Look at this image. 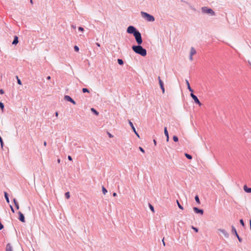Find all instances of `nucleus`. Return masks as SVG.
Listing matches in <instances>:
<instances>
[{"label": "nucleus", "instance_id": "obj_1", "mask_svg": "<svg viewBox=\"0 0 251 251\" xmlns=\"http://www.w3.org/2000/svg\"><path fill=\"white\" fill-rule=\"evenodd\" d=\"M136 41L137 43V45H133L132 46V50L136 53L144 57L145 56L147 55V50L141 46L143 43L142 38L136 40Z\"/></svg>", "mask_w": 251, "mask_h": 251}, {"label": "nucleus", "instance_id": "obj_2", "mask_svg": "<svg viewBox=\"0 0 251 251\" xmlns=\"http://www.w3.org/2000/svg\"><path fill=\"white\" fill-rule=\"evenodd\" d=\"M126 32L128 34H133L135 37V40L142 38L141 33L133 25L128 26Z\"/></svg>", "mask_w": 251, "mask_h": 251}, {"label": "nucleus", "instance_id": "obj_3", "mask_svg": "<svg viewBox=\"0 0 251 251\" xmlns=\"http://www.w3.org/2000/svg\"><path fill=\"white\" fill-rule=\"evenodd\" d=\"M141 14L142 17H143L148 22H154L155 21L154 17L152 15L147 12L141 11Z\"/></svg>", "mask_w": 251, "mask_h": 251}, {"label": "nucleus", "instance_id": "obj_4", "mask_svg": "<svg viewBox=\"0 0 251 251\" xmlns=\"http://www.w3.org/2000/svg\"><path fill=\"white\" fill-rule=\"evenodd\" d=\"M201 11L203 13H206L211 16L215 15V12L210 8L207 7H202L201 8Z\"/></svg>", "mask_w": 251, "mask_h": 251}, {"label": "nucleus", "instance_id": "obj_5", "mask_svg": "<svg viewBox=\"0 0 251 251\" xmlns=\"http://www.w3.org/2000/svg\"><path fill=\"white\" fill-rule=\"evenodd\" d=\"M231 233L232 234L234 235L237 238L240 243H241L242 242V238L239 236L236 231L235 227L233 226H231Z\"/></svg>", "mask_w": 251, "mask_h": 251}, {"label": "nucleus", "instance_id": "obj_6", "mask_svg": "<svg viewBox=\"0 0 251 251\" xmlns=\"http://www.w3.org/2000/svg\"><path fill=\"white\" fill-rule=\"evenodd\" d=\"M190 96L192 97V98L193 99V100H194V102L196 104H198L200 106L201 105V104H202L200 102V101L199 100L198 97L196 95H195L193 94V93H191Z\"/></svg>", "mask_w": 251, "mask_h": 251}, {"label": "nucleus", "instance_id": "obj_7", "mask_svg": "<svg viewBox=\"0 0 251 251\" xmlns=\"http://www.w3.org/2000/svg\"><path fill=\"white\" fill-rule=\"evenodd\" d=\"M193 209L195 213L199 214L201 215L203 214L204 211L202 209H200L197 207H194Z\"/></svg>", "mask_w": 251, "mask_h": 251}, {"label": "nucleus", "instance_id": "obj_8", "mask_svg": "<svg viewBox=\"0 0 251 251\" xmlns=\"http://www.w3.org/2000/svg\"><path fill=\"white\" fill-rule=\"evenodd\" d=\"M64 100L67 101H69L73 104H76V102L69 96L65 95L64 98Z\"/></svg>", "mask_w": 251, "mask_h": 251}, {"label": "nucleus", "instance_id": "obj_9", "mask_svg": "<svg viewBox=\"0 0 251 251\" xmlns=\"http://www.w3.org/2000/svg\"><path fill=\"white\" fill-rule=\"evenodd\" d=\"M19 217L18 219L22 222L25 223V222L24 215L21 212H18Z\"/></svg>", "mask_w": 251, "mask_h": 251}, {"label": "nucleus", "instance_id": "obj_10", "mask_svg": "<svg viewBox=\"0 0 251 251\" xmlns=\"http://www.w3.org/2000/svg\"><path fill=\"white\" fill-rule=\"evenodd\" d=\"M128 123L131 126L133 131L135 133V134L139 138V134L137 133V132L136 131L135 128L133 124V123L130 121V120H128Z\"/></svg>", "mask_w": 251, "mask_h": 251}, {"label": "nucleus", "instance_id": "obj_11", "mask_svg": "<svg viewBox=\"0 0 251 251\" xmlns=\"http://www.w3.org/2000/svg\"><path fill=\"white\" fill-rule=\"evenodd\" d=\"M218 230L221 232L225 236L226 238H228L229 237L228 233L224 229H218Z\"/></svg>", "mask_w": 251, "mask_h": 251}, {"label": "nucleus", "instance_id": "obj_12", "mask_svg": "<svg viewBox=\"0 0 251 251\" xmlns=\"http://www.w3.org/2000/svg\"><path fill=\"white\" fill-rule=\"evenodd\" d=\"M164 132L165 135L166 137V140L167 142H168L169 140V135L167 127H164Z\"/></svg>", "mask_w": 251, "mask_h": 251}, {"label": "nucleus", "instance_id": "obj_13", "mask_svg": "<svg viewBox=\"0 0 251 251\" xmlns=\"http://www.w3.org/2000/svg\"><path fill=\"white\" fill-rule=\"evenodd\" d=\"M19 43V38L17 36H14V40L12 43V45H16Z\"/></svg>", "mask_w": 251, "mask_h": 251}, {"label": "nucleus", "instance_id": "obj_14", "mask_svg": "<svg viewBox=\"0 0 251 251\" xmlns=\"http://www.w3.org/2000/svg\"><path fill=\"white\" fill-rule=\"evenodd\" d=\"M243 188L245 192L248 193H251V187H248L246 185H245L243 187Z\"/></svg>", "mask_w": 251, "mask_h": 251}, {"label": "nucleus", "instance_id": "obj_15", "mask_svg": "<svg viewBox=\"0 0 251 251\" xmlns=\"http://www.w3.org/2000/svg\"><path fill=\"white\" fill-rule=\"evenodd\" d=\"M185 82L187 84V89L189 90L190 92H191V93H193L194 91L191 87L189 81L187 79H186Z\"/></svg>", "mask_w": 251, "mask_h": 251}, {"label": "nucleus", "instance_id": "obj_16", "mask_svg": "<svg viewBox=\"0 0 251 251\" xmlns=\"http://www.w3.org/2000/svg\"><path fill=\"white\" fill-rule=\"evenodd\" d=\"M160 87L163 93H164L165 92V88L164 86V83L163 81H160V83H159Z\"/></svg>", "mask_w": 251, "mask_h": 251}, {"label": "nucleus", "instance_id": "obj_17", "mask_svg": "<svg viewBox=\"0 0 251 251\" xmlns=\"http://www.w3.org/2000/svg\"><path fill=\"white\" fill-rule=\"evenodd\" d=\"M13 202L14 203V205H15V206L16 209H17V210L19 209V208H20L19 204L18 202L16 200V199L14 198V199H13Z\"/></svg>", "mask_w": 251, "mask_h": 251}, {"label": "nucleus", "instance_id": "obj_18", "mask_svg": "<svg viewBox=\"0 0 251 251\" xmlns=\"http://www.w3.org/2000/svg\"><path fill=\"white\" fill-rule=\"evenodd\" d=\"M4 198L5 199L6 202L8 203H9L10 201H9L8 194L6 192L4 191Z\"/></svg>", "mask_w": 251, "mask_h": 251}, {"label": "nucleus", "instance_id": "obj_19", "mask_svg": "<svg viewBox=\"0 0 251 251\" xmlns=\"http://www.w3.org/2000/svg\"><path fill=\"white\" fill-rule=\"evenodd\" d=\"M6 251H13L12 247L10 243H8L6 245Z\"/></svg>", "mask_w": 251, "mask_h": 251}, {"label": "nucleus", "instance_id": "obj_20", "mask_svg": "<svg viewBox=\"0 0 251 251\" xmlns=\"http://www.w3.org/2000/svg\"><path fill=\"white\" fill-rule=\"evenodd\" d=\"M196 50L194 47H191L190 54L193 55L196 53Z\"/></svg>", "mask_w": 251, "mask_h": 251}, {"label": "nucleus", "instance_id": "obj_21", "mask_svg": "<svg viewBox=\"0 0 251 251\" xmlns=\"http://www.w3.org/2000/svg\"><path fill=\"white\" fill-rule=\"evenodd\" d=\"M91 111L94 114H95L96 116H98L99 114V112L94 108H91Z\"/></svg>", "mask_w": 251, "mask_h": 251}, {"label": "nucleus", "instance_id": "obj_22", "mask_svg": "<svg viewBox=\"0 0 251 251\" xmlns=\"http://www.w3.org/2000/svg\"><path fill=\"white\" fill-rule=\"evenodd\" d=\"M195 199L198 204H200L201 203L200 200L198 195H197L195 196Z\"/></svg>", "mask_w": 251, "mask_h": 251}, {"label": "nucleus", "instance_id": "obj_23", "mask_svg": "<svg viewBox=\"0 0 251 251\" xmlns=\"http://www.w3.org/2000/svg\"><path fill=\"white\" fill-rule=\"evenodd\" d=\"M185 156L188 159H192V156L191 154H189L187 153H185L184 154Z\"/></svg>", "mask_w": 251, "mask_h": 251}, {"label": "nucleus", "instance_id": "obj_24", "mask_svg": "<svg viewBox=\"0 0 251 251\" xmlns=\"http://www.w3.org/2000/svg\"><path fill=\"white\" fill-rule=\"evenodd\" d=\"M118 63L120 65H123L124 64V61L122 59H118L117 60Z\"/></svg>", "mask_w": 251, "mask_h": 251}, {"label": "nucleus", "instance_id": "obj_25", "mask_svg": "<svg viewBox=\"0 0 251 251\" xmlns=\"http://www.w3.org/2000/svg\"><path fill=\"white\" fill-rule=\"evenodd\" d=\"M0 146L2 149H3V147L4 146V143L2 140V137L0 136Z\"/></svg>", "mask_w": 251, "mask_h": 251}, {"label": "nucleus", "instance_id": "obj_26", "mask_svg": "<svg viewBox=\"0 0 251 251\" xmlns=\"http://www.w3.org/2000/svg\"><path fill=\"white\" fill-rule=\"evenodd\" d=\"M176 203H177V206L179 207V208H180L181 210L184 209L183 207L180 204V203L178 200H176Z\"/></svg>", "mask_w": 251, "mask_h": 251}, {"label": "nucleus", "instance_id": "obj_27", "mask_svg": "<svg viewBox=\"0 0 251 251\" xmlns=\"http://www.w3.org/2000/svg\"><path fill=\"white\" fill-rule=\"evenodd\" d=\"M4 103L3 102H2L1 101H0V108L2 110V112L4 110Z\"/></svg>", "mask_w": 251, "mask_h": 251}, {"label": "nucleus", "instance_id": "obj_28", "mask_svg": "<svg viewBox=\"0 0 251 251\" xmlns=\"http://www.w3.org/2000/svg\"><path fill=\"white\" fill-rule=\"evenodd\" d=\"M82 91L84 93H90L89 90L88 88H82Z\"/></svg>", "mask_w": 251, "mask_h": 251}, {"label": "nucleus", "instance_id": "obj_29", "mask_svg": "<svg viewBox=\"0 0 251 251\" xmlns=\"http://www.w3.org/2000/svg\"><path fill=\"white\" fill-rule=\"evenodd\" d=\"M173 141L175 142H177L178 141V138L177 136L176 135H174L173 137Z\"/></svg>", "mask_w": 251, "mask_h": 251}, {"label": "nucleus", "instance_id": "obj_30", "mask_svg": "<svg viewBox=\"0 0 251 251\" xmlns=\"http://www.w3.org/2000/svg\"><path fill=\"white\" fill-rule=\"evenodd\" d=\"M149 208L150 209H151V210L152 212H154V207L153 205H152L150 203H149Z\"/></svg>", "mask_w": 251, "mask_h": 251}, {"label": "nucleus", "instance_id": "obj_31", "mask_svg": "<svg viewBox=\"0 0 251 251\" xmlns=\"http://www.w3.org/2000/svg\"><path fill=\"white\" fill-rule=\"evenodd\" d=\"M65 198L67 199H69L70 198V194L69 192H66L65 194Z\"/></svg>", "mask_w": 251, "mask_h": 251}, {"label": "nucleus", "instance_id": "obj_32", "mask_svg": "<svg viewBox=\"0 0 251 251\" xmlns=\"http://www.w3.org/2000/svg\"><path fill=\"white\" fill-rule=\"evenodd\" d=\"M102 191L104 195H105L107 192L106 189L103 186H102Z\"/></svg>", "mask_w": 251, "mask_h": 251}, {"label": "nucleus", "instance_id": "obj_33", "mask_svg": "<svg viewBox=\"0 0 251 251\" xmlns=\"http://www.w3.org/2000/svg\"><path fill=\"white\" fill-rule=\"evenodd\" d=\"M239 222H240V224H241V225L243 227H245V223H244V221L243 219H240V221H239Z\"/></svg>", "mask_w": 251, "mask_h": 251}, {"label": "nucleus", "instance_id": "obj_34", "mask_svg": "<svg viewBox=\"0 0 251 251\" xmlns=\"http://www.w3.org/2000/svg\"><path fill=\"white\" fill-rule=\"evenodd\" d=\"M16 77V78H17V80L18 84H19V85H22V81L20 80V79L19 78V77L17 75Z\"/></svg>", "mask_w": 251, "mask_h": 251}, {"label": "nucleus", "instance_id": "obj_35", "mask_svg": "<svg viewBox=\"0 0 251 251\" xmlns=\"http://www.w3.org/2000/svg\"><path fill=\"white\" fill-rule=\"evenodd\" d=\"M191 228L196 232H198L199 231V228L196 227H195L194 226H191Z\"/></svg>", "mask_w": 251, "mask_h": 251}, {"label": "nucleus", "instance_id": "obj_36", "mask_svg": "<svg viewBox=\"0 0 251 251\" xmlns=\"http://www.w3.org/2000/svg\"><path fill=\"white\" fill-rule=\"evenodd\" d=\"M74 50H75V51L78 52L79 51V49L78 46H74Z\"/></svg>", "mask_w": 251, "mask_h": 251}, {"label": "nucleus", "instance_id": "obj_37", "mask_svg": "<svg viewBox=\"0 0 251 251\" xmlns=\"http://www.w3.org/2000/svg\"><path fill=\"white\" fill-rule=\"evenodd\" d=\"M78 29L79 31H81V32H83L84 30L83 27H82L81 26L78 27Z\"/></svg>", "mask_w": 251, "mask_h": 251}, {"label": "nucleus", "instance_id": "obj_38", "mask_svg": "<svg viewBox=\"0 0 251 251\" xmlns=\"http://www.w3.org/2000/svg\"><path fill=\"white\" fill-rule=\"evenodd\" d=\"M139 149L142 152L145 153V150L142 147H139Z\"/></svg>", "mask_w": 251, "mask_h": 251}, {"label": "nucleus", "instance_id": "obj_39", "mask_svg": "<svg viewBox=\"0 0 251 251\" xmlns=\"http://www.w3.org/2000/svg\"><path fill=\"white\" fill-rule=\"evenodd\" d=\"M10 206V208L11 209V211L13 212V213H14L15 212V210H14V208L13 207V206L11 205H9Z\"/></svg>", "mask_w": 251, "mask_h": 251}, {"label": "nucleus", "instance_id": "obj_40", "mask_svg": "<svg viewBox=\"0 0 251 251\" xmlns=\"http://www.w3.org/2000/svg\"><path fill=\"white\" fill-rule=\"evenodd\" d=\"M4 226L2 224L1 222L0 221V230H1L3 228Z\"/></svg>", "mask_w": 251, "mask_h": 251}, {"label": "nucleus", "instance_id": "obj_41", "mask_svg": "<svg viewBox=\"0 0 251 251\" xmlns=\"http://www.w3.org/2000/svg\"><path fill=\"white\" fill-rule=\"evenodd\" d=\"M107 134L109 138H112L113 137V136L109 132H107Z\"/></svg>", "mask_w": 251, "mask_h": 251}, {"label": "nucleus", "instance_id": "obj_42", "mask_svg": "<svg viewBox=\"0 0 251 251\" xmlns=\"http://www.w3.org/2000/svg\"><path fill=\"white\" fill-rule=\"evenodd\" d=\"M162 243H163V245L164 246H165L166 245V243L164 241V238H163L162 239Z\"/></svg>", "mask_w": 251, "mask_h": 251}, {"label": "nucleus", "instance_id": "obj_43", "mask_svg": "<svg viewBox=\"0 0 251 251\" xmlns=\"http://www.w3.org/2000/svg\"><path fill=\"white\" fill-rule=\"evenodd\" d=\"M68 159L70 161H72V160H73L72 156H70V155H68Z\"/></svg>", "mask_w": 251, "mask_h": 251}, {"label": "nucleus", "instance_id": "obj_44", "mask_svg": "<svg viewBox=\"0 0 251 251\" xmlns=\"http://www.w3.org/2000/svg\"><path fill=\"white\" fill-rule=\"evenodd\" d=\"M4 93V90L3 89H0V94H3Z\"/></svg>", "mask_w": 251, "mask_h": 251}, {"label": "nucleus", "instance_id": "obj_45", "mask_svg": "<svg viewBox=\"0 0 251 251\" xmlns=\"http://www.w3.org/2000/svg\"><path fill=\"white\" fill-rule=\"evenodd\" d=\"M117 195V194L116 193L114 192V193H113V197H116Z\"/></svg>", "mask_w": 251, "mask_h": 251}, {"label": "nucleus", "instance_id": "obj_46", "mask_svg": "<svg viewBox=\"0 0 251 251\" xmlns=\"http://www.w3.org/2000/svg\"><path fill=\"white\" fill-rule=\"evenodd\" d=\"M190 60H193V55H191L190 54Z\"/></svg>", "mask_w": 251, "mask_h": 251}, {"label": "nucleus", "instance_id": "obj_47", "mask_svg": "<svg viewBox=\"0 0 251 251\" xmlns=\"http://www.w3.org/2000/svg\"><path fill=\"white\" fill-rule=\"evenodd\" d=\"M158 79L159 83H160V81H162L161 79V78H160V77L159 76L158 77Z\"/></svg>", "mask_w": 251, "mask_h": 251}, {"label": "nucleus", "instance_id": "obj_48", "mask_svg": "<svg viewBox=\"0 0 251 251\" xmlns=\"http://www.w3.org/2000/svg\"><path fill=\"white\" fill-rule=\"evenodd\" d=\"M153 143L154 145H156V141L155 139H153Z\"/></svg>", "mask_w": 251, "mask_h": 251}, {"label": "nucleus", "instance_id": "obj_49", "mask_svg": "<svg viewBox=\"0 0 251 251\" xmlns=\"http://www.w3.org/2000/svg\"><path fill=\"white\" fill-rule=\"evenodd\" d=\"M44 146L45 147H46L47 146V142L46 141L44 142Z\"/></svg>", "mask_w": 251, "mask_h": 251}, {"label": "nucleus", "instance_id": "obj_50", "mask_svg": "<svg viewBox=\"0 0 251 251\" xmlns=\"http://www.w3.org/2000/svg\"><path fill=\"white\" fill-rule=\"evenodd\" d=\"M50 78H51V77H50V76H47V79L48 80H50Z\"/></svg>", "mask_w": 251, "mask_h": 251}, {"label": "nucleus", "instance_id": "obj_51", "mask_svg": "<svg viewBox=\"0 0 251 251\" xmlns=\"http://www.w3.org/2000/svg\"><path fill=\"white\" fill-rule=\"evenodd\" d=\"M55 116H56V117H57V116H58V112H56L55 113Z\"/></svg>", "mask_w": 251, "mask_h": 251}, {"label": "nucleus", "instance_id": "obj_52", "mask_svg": "<svg viewBox=\"0 0 251 251\" xmlns=\"http://www.w3.org/2000/svg\"><path fill=\"white\" fill-rule=\"evenodd\" d=\"M96 45H97V46L98 47H100V43H96Z\"/></svg>", "mask_w": 251, "mask_h": 251}, {"label": "nucleus", "instance_id": "obj_53", "mask_svg": "<svg viewBox=\"0 0 251 251\" xmlns=\"http://www.w3.org/2000/svg\"><path fill=\"white\" fill-rule=\"evenodd\" d=\"M250 229L251 230V219L250 220Z\"/></svg>", "mask_w": 251, "mask_h": 251}, {"label": "nucleus", "instance_id": "obj_54", "mask_svg": "<svg viewBox=\"0 0 251 251\" xmlns=\"http://www.w3.org/2000/svg\"><path fill=\"white\" fill-rule=\"evenodd\" d=\"M30 2L31 4H33V0H30Z\"/></svg>", "mask_w": 251, "mask_h": 251}, {"label": "nucleus", "instance_id": "obj_55", "mask_svg": "<svg viewBox=\"0 0 251 251\" xmlns=\"http://www.w3.org/2000/svg\"><path fill=\"white\" fill-rule=\"evenodd\" d=\"M57 162H58V163H59L60 162V159H57Z\"/></svg>", "mask_w": 251, "mask_h": 251}]
</instances>
